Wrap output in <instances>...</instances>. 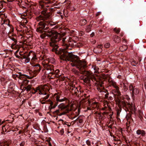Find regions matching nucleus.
Returning a JSON list of instances; mask_svg holds the SVG:
<instances>
[{
    "mask_svg": "<svg viewBox=\"0 0 146 146\" xmlns=\"http://www.w3.org/2000/svg\"><path fill=\"white\" fill-rule=\"evenodd\" d=\"M42 64L44 69L46 70L48 74H53V72H54V68L53 65L46 63L45 61H43Z\"/></svg>",
    "mask_w": 146,
    "mask_h": 146,
    "instance_id": "obj_7",
    "label": "nucleus"
},
{
    "mask_svg": "<svg viewBox=\"0 0 146 146\" xmlns=\"http://www.w3.org/2000/svg\"><path fill=\"white\" fill-rule=\"evenodd\" d=\"M58 104L57 103L55 102L54 105L50 107H49V109L50 111H51L52 109L55 108L57 106Z\"/></svg>",
    "mask_w": 146,
    "mask_h": 146,
    "instance_id": "obj_30",
    "label": "nucleus"
},
{
    "mask_svg": "<svg viewBox=\"0 0 146 146\" xmlns=\"http://www.w3.org/2000/svg\"><path fill=\"white\" fill-rule=\"evenodd\" d=\"M30 58L29 57H28L27 58H26L25 60V63H27L30 61Z\"/></svg>",
    "mask_w": 146,
    "mask_h": 146,
    "instance_id": "obj_37",
    "label": "nucleus"
},
{
    "mask_svg": "<svg viewBox=\"0 0 146 146\" xmlns=\"http://www.w3.org/2000/svg\"><path fill=\"white\" fill-rule=\"evenodd\" d=\"M27 22H28V21H27V20H24L23 21V23H25V24H26Z\"/></svg>",
    "mask_w": 146,
    "mask_h": 146,
    "instance_id": "obj_56",
    "label": "nucleus"
},
{
    "mask_svg": "<svg viewBox=\"0 0 146 146\" xmlns=\"http://www.w3.org/2000/svg\"><path fill=\"white\" fill-rule=\"evenodd\" d=\"M70 91L73 94H74L76 95H77L78 94V93H79V91L77 88H71Z\"/></svg>",
    "mask_w": 146,
    "mask_h": 146,
    "instance_id": "obj_21",
    "label": "nucleus"
},
{
    "mask_svg": "<svg viewBox=\"0 0 146 146\" xmlns=\"http://www.w3.org/2000/svg\"><path fill=\"white\" fill-rule=\"evenodd\" d=\"M109 127H110V128L112 129V126L111 125H110L109 126Z\"/></svg>",
    "mask_w": 146,
    "mask_h": 146,
    "instance_id": "obj_62",
    "label": "nucleus"
},
{
    "mask_svg": "<svg viewBox=\"0 0 146 146\" xmlns=\"http://www.w3.org/2000/svg\"><path fill=\"white\" fill-rule=\"evenodd\" d=\"M53 74L52 75L54 74L55 75V76L58 78H59L61 76V73L60 72V70L58 69H57L54 70V72Z\"/></svg>",
    "mask_w": 146,
    "mask_h": 146,
    "instance_id": "obj_19",
    "label": "nucleus"
},
{
    "mask_svg": "<svg viewBox=\"0 0 146 146\" xmlns=\"http://www.w3.org/2000/svg\"><path fill=\"white\" fill-rule=\"evenodd\" d=\"M84 117L82 116L80 117V116H79L74 121H75L76 120L78 121L79 124L78 125V126H80L81 125H83V119L84 118Z\"/></svg>",
    "mask_w": 146,
    "mask_h": 146,
    "instance_id": "obj_14",
    "label": "nucleus"
},
{
    "mask_svg": "<svg viewBox=\"0 0 146 146\" xmlns=\"http://www.w3.org/2000/svg\"><path fill=\"white\" fill-rule=\"evenodd\" d=\"M9 143L6 141L0 143V146H9Z\"/></svg>",
    "mask_w": 146,
    "mask_h": 146,
    "instance_id": "obj_25",
    "label": "nucleus"
},
{
    "mask_svg": "<svg viewBox=\"0 0 146 146\" xmlns=\"http://www.w3.org/2000/svg\"><path fill=\"white\" fill-rule=\"evenodd\" d=\"M52 101H51V100H50V99L48 100H47L46 101V102H50V103Z\"/></svg>",
    "mask_w": 146,
    "mask_h": 146,
    "instance_id": "obj_60",
    "label": "nucleus"
},
{
    "mask_svg": "<svg viewBox=\"0 0 146 146\" xmlns=\"http://www.w3.org/2000/svg\"><path fill=\"white\" fill-rule=\"evenodd\" d=\"M16 36H15L14 37H11L10 38V39L13 41H14V42L15 43V44H13L11 46V48L13 49H15V48L16 47V45H15V44H16L17 42V40L16 38Z\"/></svg>",
    "mask_w": 146,
    "mask_h": 146,
    "instance_id": "obj_18",
    "label": "nucleus"
},
{
    "mask_svg": "<svg viewBox=\"0 0 146 146\" xmlns=\"http://www.w3.org/2000/svg\"><path fill=\"white\" fill-rule=\"evenodd\" d=\"M123 34L122 33H121V34L120 36H123Z\"/></svg>",
    "mask_w": 146,
    "mask_h": 146,
    "instance_id": "obj_64",
    "label": "nucleus"
},
{
    "mask_svg": "<svg viewBox=\"0 0 146 146\" xmlns=\"http://www.w3.org/2000/svg\"><path fill=\"white\" fill-rule=\"evenodd\" d=\"M55 102V100H54L53 102L52 101L50 103V105L49 107H50L54 105V103Z\"/></svg>",
    "mask_w": 146,
    "mask_h": 146,
    "instance_id": "obj_45",
    "label": "nucleus"
},
{
    "mask_svg": "<svg viewBox=\"0 0 146 146\" xmlns=\"http://www.w3.org/2000/svg\"><path fill=\"white\" fill-rule=\"evenodd\" d=\"M48 19L40 22L38 23L36 31L37 32L42 33L40 35V37L44 39L46 36L51 37V42L50 43V45L53 47L52 51L55 52L56 54H60V59L63 60L62 58L67 57L68 55L67 54L71 53L69 52L67 49L71 48H69V44L68 43V42L65 40L66 38L62 37L60 34L56 31L53 30L48 31L47 32L48 34L44 32L47 31L50 27L55 25L53 23L47 21Z\"/></svg>",
    "mask_w": 146,
    "mask_h": 146,
    "instance_id": "obj_1",
    "label": "nucleus"
},
{
    "mask_svg": "<svg viewBox=\"0 0 146 146\" xmlns=\"http://www.w3.org/2000/svg\"><path fill=\"white\" fill-rule=\"evenodd\" d=\"M129 88L130 91H132V94L133 96L137 95L139 93V90L137 88L133 86L132 84H130L129 86Z\"/></svg>",
    "mask_w": 146,
    "mask_h": 146,
    "instance_id": "obj_8",
    "label": "nucleus"
},
{
    "mask_svg": "<svg viewBox=\"0 0 146 146\" xmlns=\"http://www.w3.org/2000/svg\"><path fill=\"white\" fill-rule=\"evenodd\" d=\"M127 48L128 47L127 45H123L120 46L119 49L121 51L123 52L127 50Z\"/></svg>",
    "mask_w": 146,
    "mask_h": 146,
    "instance_id": "obj_23",
    "label": "nucleus"
},
{
    "mask_svg": "<svg viewBox=\"0 0 146 146\" xmlns=\"http://www.w3.org/2000/svg\"><path fill=\"white\" fill-rule=\"evenodd\" d=\"M95 84L98 92L100 93H102V94H104V93H105L106 94L105 95V98L107 99L109 97L108 95L109 93L108 91L105 89L103 85V82L102 81L100 82H95Z\"/></svg>",
    "mask_w": 146,
    "mask_h": 146,
    "instance_id": "obj_6",
    "label": "nucleus"
},
{
    "mask_svg": "<svg viewBox=\"0 0 146 146\" xmlns=\"http://www.w3.org/2000/svg\"><path fill=\"white\" fill-rule=\"evenodd\" d=\"M72 70L73 72H74L75 74H77L78 73V71L75 69H73Z\"/></svg>",
    "mask_w": 146,
    "mask_h": 146,
    "instance_id": "obj_46",
    "label": "nucleus"
},
{
    "mask_svg": "<svg viewBox=\"0 0 146 146\" xmlns=\"http://www.w3.org/2000/svg\"><path fill=\"white\" fill-rule=\"evenodd\" d=\"M123 98H126L128 100L130 99L129 96L127 95H124Z\"/></svg>",
    "mask_w": 146,
    "mask_h": 146,
    "instance_id": "obj_42",
    "label": "nucleus"
},
{
    "mask_svg": "<svg viewBox=\"0 0 146 146\" xmlns=\"http://www.w3.org/2000/svg\"><path fill=\"white\" fill-rule=\"evenodd\" d=\"M101 46H98L97 48H95L94 49V52H95L96 53H99V52H101L102 51V49H100V51H96V50L98 49V48H100V47Z\"/></svg>",
    "mask_w": 146,
    "mask_h": 146,
    "instance_id": "obj_33",
    "label": "nucleus"
},
{
    "mask_svg": "<svg viewBox=\"0 0 146 146\" xmlns=\"http://www.w3.org/2000/svg\"><path fill=\"white\" fill-rule=\"evenodd\" d=\"M19 49H18L15 52V54H17V53L19 51Z\"/></svg>",
    "mask_w": 146,
    "mask_h": 146,
    "instance_id": "obj_59",
    "label": "nucleus"
},
{
    "mask_svg": "<svg viewBox=\"0 0 146 146\" xmlns=\"http://www.w3.org/2000/svg\"><path fill=\"white\" fill-rule=\"evenodd\" d=\"M115 88L111 90V93L113 95L114 97L116 98L117 96L119 97L121 94L119 87Z\"/></svg>",
    "mask_w": 146,
    "mask_h": 146,
    "instance_id": "obj_9",
    "label": "nucleus"
},
{
    "mask_svg": "<svg viewBox=\"0 0 146 146\" xmlns=\"http://www.w3.org/2000/svg\"><path fill=\"white\" fill-rule=\"evenodd\" d=\"M104 106H105L107 105H108V104H109L108 103V102L107 101H105L104 102Z\"/></svg>",
    "mask_w": 146,
    "mask_h": 146,
    "instance_id": "obj_49",
    "label": "nucleus"
},
{
    "mask_svg": "<svg viewBox=\"0 0 146 146\" xmlns=\"http://www.w3.org/2000/svg\"><path fill=\"white\" fill-rule=\"evenodd\" d=\"M113 98L111 96H109L107 98L108 100L110 101H112L113 100Z\"/></svg>",
    "mask_w": 146,
    "mask_h": 146,
    "instance_id": "obj_39",
    "label": "nucleus"
},
{
    "mask_svg": "<svg viewBox=\"0 0 146 146\" xmlns=\"http://www.w3.org/2000/svg\"><path fill=\"white\" fill-rule=\"evenodd\" d=\"M109 84L110 86H112L114 88H117L118 87V86L117 85L116 82L112 80L109 81Z\"/></svg>",
    "mask_w": 146,
    "mask_h": 146,
    "instance_id": "obj_20",
    "label": "nucleus"
},
{
    "mask_svg": "<svg viewBox=\"0 0 146 146\" xmlns=\"http://www.w3.org/2000/svg\"><path fill=\"white\" fill-rule=\"evenodd\" d=\"M73 104H72L70 106V108H69V109H71V110H72V108L73 107ZM69 106V108L70 106Z\"/></svg>",
    "mask_w": 146,
    "mask_h": 146,
    "instance_id": "obj_55",
    "label": "nucleus"
},
{
    "mask_svg": "<svg viewBox=\"0 0 146 146\" xmlns=\"http://www.w3.org/2000/svg\"><path fill=\"white\" fill-rule=\"evenodd\" d=\"M25 143V142L24 141H23L20 144V146H24Z\"/></svg>",
    "mask_w": 146,
    "mask_h": 146,
    "instance_id": "obj_43",
    "label": "nucleus"
},
{
    "mask_svg": "<svg viewBox=\"0 0 146 146\" xmlns=\"http://www.w3.org/2000/svg\"><path fill=\"white\" fill-rule=\"evenodd\" d=\"M136 133L138 135H141L142 137H145L146 135V132L143 130L138 129L136 131Z\"/></svg>",
    "mask_w": 146,
    "mask_h": 146,
    "instance_id": "obj_16",
    "label": "nucleus"
},
{
    "mask_svg": "<svg viewBox=\"0 0 146 146\" xmlns=\"http://www.w3.org/2000/svg\"><path fill=\"white\" fill-rule=\"evenodd\" d=\"M65 111H64L62 113H61L60 114H59V115L61 116L62 115H65L69 111H71V109H69V108L67 109Z\"/></svg>",
    "mask_w": 146,
    "mask_h": 146,
    "instance_id": "obj_28",
    "label": "nucleus"
},
{
    "mask_svg": "<svg viewBox=\"0 0 146 146\" xmlns=\"http://www.w3.org/2000/svg\"><path fill=\"white\" fill-rule=\"evenodd\" d=\"M108 106V105H107L106 106H104V108H102V110H106V109L107 108V107Z\"/></svg>",
    "mask_w": 146,
    "mask_h": 146,
    "instance_id": "obj_47",
    "label": "nucleus"
},
{
    "mask_svg": "<svg viewBox=\"0 0 146 146\" xmlns=\"http://www.w3.org/2000/svg\"><path fill=\"white\" fill-rule=\"evenodd\" d=\"M113 40L117 43H119L120 42L121 40L120 38L117 36H113Z\"/></svg>",
    "mask_w": 146,
    "mask_h": 146,
    "instance_id": "obj_22",
    "label": "nucleus"
},
{
    "mask_svg": "<svg viewBox=\"0 0 146 146\" xmlns=\"http://www.w3.org/2000/svg\"><path fill=\"white\" fill-rule=\"evenodd\" d=\"M59 112H60L59 110L58 109V110H56L55 111L53 112V113L55 114H58V113H59Z\"/></svg>",
    "mask_w": 146,
    "mask_h": 146,
    "instance_id": "obj_40",
    "label": "nucleus"
},
{
    "mask_svg": "<svg viewBox=\"0 0 146 146\" xmlns=\"http://www.w3.org/2000/svg\"><path fill=\"white\" fill-rule=\"evenodd\" d=\"M34 90L35 92L33 93L34 94H35L38 91L39 94H42L46 95L47 94H49L44 91V88L42 87H37L36 88V89Z\"/></svg>",
    "mask_w": 146,
    "mask_h": 146,
    "instance_id": "obj_10",
    "label": "nucleus"
},
{
    "mask_svg": "<svg viewBox=\"0 0 146 146\" xmlns=\"http://www.w3.org/2000/svg\"><path fill=\"white\" fill-rule=\"evenodd\" d=\"M49 94H47L45 97L40 98L39 100L40 102L42 104H46V102L45 101L49 98Z\"/></svg>",
    "mask_w": 146,
    "mask_h": 146,
    "instance_id": "obj_15",
    "label": "nucleus"
},
{
    "mask_svg": "<svg viewBox=\"0 0 146 146\" xmlns=\"http://www.w3.org/2000/svg\"><path fill=\"white\" fill-rule=\"evenodd\" d=\"M121 110H120V109H119V110H118L117 111V116H119L120 114V113L121 112Z\"/></svg>",
    "mask_w": 146,
    "mask_h": 146,
    "instance_id": "obj_41",
    "label": "nucleus"
},
{
    "mask_svg": "<svg viewBox=\"0 0 146 146\" xmlns=\"http://www.w3.org/2000/svg\"><path fill=\"white\" fill-rule=\"evenodd\" d=\"M7 26L11 28L12 27V26H11L9 24V21L8 19L4 20V23L1 24L0 27V28H2V29L3 28V31H4L5 29V27H7Z\"/></svg>",
    "mask_w": 146,
    "mask_h": 146,
    "instance_id": "obj_11",
    "label": "nucleus"
},
{
    "mask_svg": "<svg viewBox=\"0 0 146 146\" xmlns=\"http://www.w3.org/2000/svg\"><path fill=\"white\" fill-rule=\"evenodd\" d=\"M66 100H67V99L66 98H60V102H62L63 101H64Z\"/></svg>",
    "mask_w": 146,
    "mask_h": 146,
    "instance_id": "obj_51",
    "label": "nucleus"
},
{
    "mask_svg": "<svg viewBox=\"0 0 146 146\" xmlns=\"http://www.w3.org/2000/svg\"><path fill=\"white\" fill-rule=\"evenodd\" d=\"M5 121H2L1 119H0V125L2 124H3L4 122H5Z\"/></svg>",
    "mask_w": 146,
    "mask_h": 146,
    "instance_id": "obj_52",
    "label": "nucleus"
},
{
    "mask_svg": "<svg viewBox=\"0 0 146 146\" xmlns=\"http://www.w3.org/2000/svg\"><path fill=\"white\" fill-rule=\"evenodd\" d=\"M116 104L119 107L120 110H121V108H129L134 111V112L136 111V109L134 105L130 104L129 102H125V101L121 100L117 98L115 100Z\"/></svg>",
    "mask_w": 146,
    "mask_h": 146,
    "instance_id": "obj_4",
    "label": "nucleus"
},
{
    "mask_svg": "<svg viewBox=\"0 0 146 146\" xmlns=\"http://www.w3.org/2000/svg\"><path fill=\"white\" fill-rule=\"evenodd\" d=\"M86 143L88 145L90 146L91 145V142L88 140L86 141Z\"/></svg>",
    "mask_w": 146,
    "mask_h": 146,
    "instance_id": "obj_44",
    "label": "nucleus"
},
{
    "mask_svg": "<svg viewBox=\"0 0 146 146\" xmlns=\"http://www.w3.org/2000/svg\"><path fill=\"white\" fill-rule=\"evenodd\" d=\"M58 108L61 109L63 110L64 109L66 110L67 109L69 108V105H66L64 103H61L58 106Z\"/></svg>",
    "mask_w": 146,
    "mask_h": 146,
    "instance_id": "obj_17",
    "label": "nucleus"
},
{
    "mask_svg": "<svg viewBox=\"0 0 146 146\" xmlns=\"http://www.w3.org/2000/svg\"><path fill=\"white\" fill-rule=\"evenodd\" d=\"M31 88V86L30 85H29L26 87H25V89L27 91H29Z\"/></svg>",
    "mask_w": 146,
    "mask_h": 146,
    "instance_id": "obj_34",
    "label": "nucleus"
},
{
    "mask_svg": "<svg viewBox=\"0 0 146 146\" xmlns=\"http://www.w3.org/2000/svg\"><path fill=\"white\" fill-rule=\"evenodd\" d=\"M60 132L62 134L64 133V130L63 129H62L60 131Z\"/></svg>",
    "mask_w": 146,
    "mask_h": 146,
    "instance_id": "obj_54",
    "label": "nucleus"
},
{
    "mask_svg": "<svg viewBox=\"0 0 146 146\" xmlns=\"http://www.w3.org/2000/svg\"><path fill=\"white\" fill-rule=\"evenodd\" d=\"M131 64L132 65L135 66L138 64V62L135 60H133L131 62Z\"/></svg>",
    "mask_w": 146,
    "mask_h": 146,
    "instance_id": "obj_32",
    "label": "nucleus"
},
{
    "mask_svg": "<svg viewBox=\"0 0 146 146\" xmlns=\"http://www.w3.org/2000/svg\"><path fill=\"white\" fill-rule=\"evenodd\" d=\"M78 114L77 115H75L74 117H72L71 118V119H74L76 117H77V116L79 115V114L80 113V110L79 109H78Z\"/></svg>",
    "mask_w": 146,
    "mask_h": 146,
    "instance_id": "obj_35",
    "label": "nucleus"
},
{
    "mask_svg": "<svg viewBox=\"0 0 146 146\" xmlns=\"http://www.w3.org/2000/svg\"><path fill=\"white\" fill-rule=\"evenodd\" d=\"M35 70L34 73L36 76L40 71L41 69L40 66L39 64H36L34 66Z\"/></svg>",
    "mask_w": 146,
    "mask_h": 146,
    "instance_id": "obj_12",
    "label": "nucleus"
},
{
    "mask_svg": "<svg viewBox=\"0 0 146 146\" xmlns=\"http://www.w3.org/2000/svg\"><path fill=\"white\" fill-rule=\"evenodd\" d=\"M19 73H18V74H16V75H14L13 76V78H15L16 77H17V78H19V77H17V76H15V75H19Z\"/></svg>",
    "mask_w": 146,
    "mask_h": 146,
    "instance_id": "obj_57",
    "label": "nucleus"
},
{
    "mask_svg": "<svg viewBox=\"0 0 146 146\" xmlns=\"http://www.w3.org/2000/svg\"><path fill=\"white\" fill-rule=\"evenodd\" d=\"M30 56H28V54L27 55H24L23 56V57H21V58L22 59L23 58L24 59H26L28 57H29Z\"/></svg>",
    "mask_w": 146,
    "mask_h": 146,
    "instance_id": "obj_48",
    "label": "nucleus"
},
{
    "mask_svg": "<svg viewBox=\"0 0 146 146\" xmlns=\"http://www.w3.org/2000/svg\"><path fill=\"white\" fill-rule=\"evenodd\" d=\"M67 54L68 55L67 57L66 56V57L63 58H62L63 59V60L71 61L72 62L71 64L72 66H76L78 69L81 73L86 76V77L83 79L84 82L89 84H92L93 82L94 85L96 86L95 82H100L102 81H97L96 78L90 71L86 70L85 68L87 66V63L85 61L80 60L78 57L73 54L72 52L70 54Z\"/></svg>",
    "mask_w": 146,
    "mask_h": 146,
    "instance_id": "obj_2",
    "label": "nucleus"
},
{
    "mask_svg": "<svg viewBox=\"0 0 146 146\" xmlns=\"http://www.w3.org/2000/svg\"><path fill=\"white\" fill-rule=\"evenodd\" d=\"M15 76L19 77V79L18 80V82L21 84V86H26L28 84L29 81L27 80V78L31 79L34 76H29L27 75L22 74L21 72H19V75Z\"/></svg>",
    "mask_w": 146,
    "mask_h": 146,
    "instance_id": "obj_5",
    "label": "nucleus"
},
{
    "mask_svg": "<svg viewBox=\"0 0 146 146\" xmlns=\"http://www.w3.org/2000/svg\"><path fill=\"white\" fill-rule=\"evenodd\" d=\"M110 46V43H108L104 45V46L105 48H108Z\"/></svg>",
    "mask_w": 146,
    "mask_h": 146,
    "instance_id": "obj_38",
    "label": "nucleus"
},
{
    "mask_svg": "<svg viewBox=\"0 0 146 146\" xmlns=\"http://www.w3.org/2000/svg\"><path fill=\"white\" fill-rule=\"evenodd\" d=\"M54 100H55V102L57 103L58 104L59 102H60V97L58 96H56L54 97Z\"/></svg>",
    "mask_w": 146,
    "mask_h": 146,
    "instance_id": "obj_24",
    "label": "nucleus"
},
{
    "mask_svg": "<svg viewBox=\"0 0 146 146\" xmlns=\"http://www.w3.org/2000/svg\"><path fill=\"white\" fill-rule=\"evenodd\" d=\"M21 25L23 26L25 28H27V27L26 26L25 24L23 23H21Z\"/></svg>",
    "mask_w": 146,
    "mask_h": 146,
    "instance_id": "obj_50",
    "label": "nucleus"
},
{
    "mask_svg": "<svg viewBox=\"0 0 146 146\" xmlns=\"http://www.w3.org/2000/svg\"><path fill=\"white\" fill-rule=\"evenodd\" d=\"M22 52H20L19 53V54H20V55H21V56H22L23 55V54H22Z\"/></svg>",
    "mask_w": 146,
    "mask_h": 146,
    "instance_id": "obj_61",
    "label": "nucleus"
},
{
    "mask_svg": "<svg viewBox=\"0 0 146 146\" xmlns=\"http://www.w3.org/2000/svg\"><path fill=\"white\" fill-rule=\"evenodd\" d=\"M30 56L32 57V60L35 61L37 59L36 54L32 51H31L28 54V56Z\"/></svg>",
    "mask_w": 146,
    "mask_h": 146,
    "instance_id": "obj_13",
    "label": "nucleus"
},
{
    "mask_svg": "<svg viewBox=\"0 0 146 146\" xmlns=\"http://www.w3.org/2000/svg\"><path fill=\"white\" fill-rule=\"evenodd\" d=\"M94 35V33H92L91 35L90 36L91 37H92Z\"/></svg>",
    "mask_w": 146,
    "mask_h": 146,
    "instance_id": "obj_58",
    "label": "nucleus"
},
{
    "mask_svg": "<svg viewBox=\"0 0 146 146\" xmlns=\"http://www.w3.org/2000/svg\"><path fill=\"white\" fill-rule=\"evenodd\" d=\"M13 28L11 30V31H9V32L8 34V36H9V37L10 38L11 37V36H12V35L11 34V32H13Z\"/></svg>",
    "mask_w": 146,
    "mask_h": 146,
    "instance_id": "obj_36",
    "label": "nucleus"
},
{
    "mask_svg": "<svg viewBox=\"0 0 146 146\" xmlns=\"http://www.w3.org/2000/svg\"><path fill=\"white\" fill-rule=\"evenodd\" d=\"M92 69L94 70V73H98L99 68L98 67L95 66H92Z\"/></svg>",
    "mask_w": 146,
    "mask_h": 146,
    "instance_id": "obj_26",
    "label": "nucleus"
},
{
    "mask_svg": "<svg viewBox=\"0 0 146 146\" xmlns=\"http://www.w3.org/2000/svg\"><path fill=\"white\" fill-rule=\"evenodd\" d=\"M87 23V21L85 19H82L80 21V24L82 26H83L86 24Z\"/></svg>",
    "mask_w": 146,
    "mask_h": 146,
    "instance_id": "obj_27",
    "label": "nucleus"
},
{
    "mask_svg": "<svg viewBox=\"0 0 146 146\" xmlns=\"http://www.w3.org/2000/svg\"><path fill=\"white\" fill-rule=\"evenodd\" d=\"M92 27V25H91L87 26L86 28V31L88 33L90 32L91 30Z\"/></svg>",
    "mask_w": 146,
    "mask_h": 146,
    "instance_id": "obj_29",
    "label": "nucleus"
},
{
    "mask_svg": "<svg viewBox=\"0 0 146 146\" xmlns=\"http://www.w3.org/2000/svg\"><path fill=\"white\" fill-rule=\"evenodd\" d=\"M106 114V112H104L103 113V114Z\"/></svg>",
    "mask_w": 146,
    "mask_h": 146,
    "instance_id": "obj_63",
    "label": "nucleus"
},
{
    "mask_svg": "<svg viewBox=\"0 0 146 146\" xmlns=\"http://www.w3.org/2000/svg\"><path fill=\"white\" fill-rule=\"evenodd\" d=\"M15 54V55L16 56V57L17 58H21V57H20V56H19V55H17V54Z\"/></svg>",
    "mask_w": 146,
    "mask_h": 146,
    "instance_id": "obj_53",
    "label": "nucleus"
},
{
    "mask_svg": "<svg viewBox=\"0 0 146 146\" xmlns=\"http://www.w3.org/2000/svg\"><path fill=\"white\" fill-rule=\"evenodd\" d=\"M113 30L116 33L118 34L120 32V29L119 28L116 27Z\"/></svg>",
    "mask_w": 146,
    "mask_h": 146,
    "instance_id": "obj_31",
    "label": "nucleus"
},
{
    "mask_svg": "<svg viewBox=\"0 0 146 146\" xmlns=\"http://www.w3.org/2000/svg\"><path fill=\"white\" fill-rule=\"evenodd\" d=\"M55 2V0H43L39 1V4L40 8L43 9L41 11L40 15L36 18V20L39 21L40 20H45L48 19L51 17L50 14L47 13V9L46 7H48V4H51Z\"/></svg>",
    "mask_w": 146,
    "mask_h": 146,
    "instance_id": "obj_3",
    "label": "nucleus"
}]
</instances>
